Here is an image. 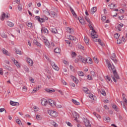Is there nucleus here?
I'll return each instance as SVG.
<instances>
[{
	"instance_id": "4468645a",
	"label": "nucleus",
	"mask_w": 127,
	"mask_h": 127,
	"mask_svg": "<svg viewBox=\"0 0 127 127\" xmlns=\"http://www.w3.org/2000/svg\"><path fill=\"white\" fill-rule=\"evenodd\" d=\"M97 7H93L91 9L90 13L91 14H94L96 11H97Z\"/></svg>"
},
{
	"instance_id": "4d7b16f0",
	"label": "nucleus",
	"mask_w": 127,
	"mask_h": 127,
	"mask_svg": "<svg viewBox=\"0 0 127 127\" xmlns=\"http://www.w3.org/2000/svg\"><path fill=\"white\" fill-rule=\"evenodd\" d=\"M99 44L101 46H105V43H104V42H103V41H101V40H100V41L99 42Z\"/></svg>"
},
{
	"instance_id": "72a5a7b5",
	"label": "nucleus",
	"mask_w": 127,
	"mask_h": 127,
	"mask_svg": "<svg viewBox=\"0 0 127 127\" xmlns=\"http://www.w3.org/2000/svg\"><path fill=\"white\" fill-rule=\"evenodd\" d=\"M72 102L74 104V105H76V106H79L80 105V102L76 101L74 99H72Z\"/></svg>"
},
{
	"instance_id": "603ef678",
	"label": "nucleus",
	"mask_w": 127,
	"mask_h": 127,
	"mask_svg": "<svg viewBox=\"0 0 127 127\" xmlns=\"http://www.w3.org/2000/svg\"><path fill=\"white\" fill-rule=\"evenodd\" d=\"M56 107L57 108H62V105H61V104L58 103V104H56Z\"/></svg>"
},
{
	"instance_id": "aec40b11",
	"label": "nucleus",
	"mask_w": 127,
	"mask_h": 127,
	"mask_svg": "<svg viewBox=\"0 0 127 127\" xmlns=\"http://www.w3.org/2000/svg\"><path fill=\"white\" fill-rule=\"evenodd\" d=\"M89 28L90 30H92L91 33H93V34L96 33V31H95V30L94 29V28H93V26H92V23L91 24H89Z\"/></svg>"
},
{
	"instance_id": "f8f14e48",
	"label": "nucleus",
	"mask_w": 127,
	"mask_h": 127,
	"mask_svg": "<svg viewBox=\"0 0 127 127\" xmlns=\"http://www.w3.org/2000/svg\"><path fill=\"white\" fill-rule=\"evenodd\" d=\"M44 42L45 43V45H46V46H47L48 48H51L50 43H49V41H48V40L44 38Z\"/></svg>"
},
{
	"instance_id": "9b49d317",
	"label": "nucleus",
	"mask_w": 127,
	"mask_h": 127,
	"mask_svg": "<svg viewBox=\"0 0 127 127\" xmlns=\"http://www.w3.org/2000/svg\"><path fill=\"white\" fill-rule=\"evenodd\" d=\"M2 52L3 54H4V55H6V56H9L10 55V53H9L8 51H6V50H5L4 48L2 49Z\"/></svg>"
},
{
	"instance_id": "e2e57ef3",
	"label": "nucleus",
	"mask_w": 127,
	"mask_h": 127,
	"mask_svg": "<svg viewBox=\"0 0 127 127\" xmlns=\"http://www.w3.org/2000/svg\"><path fill=\"white\" fill-rule=\"evenodd\" d=\"M114 37H115V38H116V39H118V38H119L120 37V35H119V34H118V33H117L116 34H115L114 35Z\"/></svg>"
},
{
	"instance_id": "cd10ccee",
	"label": "nucleus",
	"mask_w": 127,
	"mask_h": 127,
	"mask_svg": "<svg viewBox=\"0 0 127 127\" xmlns=\"http://www.w3.org/2000/svg\"><path fill=\"white\" fill-rule=\"evenodd\" d=\"M78 20L79 21V22L80 23H81V24H85L86 23H85V20H84V19L81 18V17H79L78 18Z\"/></svg>"
},
{
	"instance_id": "423d86ee",
	"label": "nucleus",
	"mask_w": 127,
	"mask_h": 127,
	"mask_svg": "<svg viewBox=\"0 0 127 127\" xmlns=\"http://www.w3.org/2000/svg\"><path fill=\"white\" fill-rule=\"evenodd\" d=\"M51 64L52 66L53 69L55 70L56 71H59V67L57 66V64H55L54 62H51Z\"/></svg>"
},
{
	"instance_id": "6e6d98bb",
	"label": "nucleus",
	"mask_w": 127,
	"mask_h": 127,
	"mask_svg": "<svg viewBox=\"0 0 127 127\" xmlns=\"http://www.w3.org/2000/svg\"><path fill=\"white\" fill-rule=\"evenodd\" d=\"M101 93L102 94V95H103V96H106V91H105V90H101Z\"/></svg>"
},
{
	"instance_id": "9d476101",
	"label": "nucleus",
	"mask_w": 127,
	"mask_h": 127,
	"mask_svg": "<svg viewBox=\"0 0 127 127\" xmlns=\"http://www.w3.org/2000/svg\"><path fill=\"white\" fill-rule=\"evenodd\" d=\"M79 60L81 63H84V64H86L87 59L83 57H79Z\"/></svg>"
},
{
	"instance_id": "a211bd4d",
	"label": "nucleus",
	"mask_w": 127,
	"mask_h": 127,
	"mask_svg": "<svg viewBox=\"0 0 127 127\" xmlns=\"http://www.w3.org/2000/svg\"><path fill=\"white\" fill-rule=\"evenodd\" d=\"M123 26H124V24L121 23V24H118V26L116 27L119 31H122V28L123 27Z\"/></svg>"
},
{
	"instance_id": "2f4dec72",
	"label": "nucleus",
	"mask_w": 127,
	"mask_h": 127,
	"mask_svg": "<svg viewBox=\"0 0 127 127\" xmlns=\"http://www.w3.org/2000/svg\"><path fill=\"white\" fill-rule=\"evenodd\" d=\"M41 32L42 33H48V30L46 28H43L41 29Z\"/></svg>"
},
{
	"instance_id": "052dcab7",
	"label": "nucleus",
	"mask_w": 127,
	"mask_h": 127,
	"mask_svg": "<svg viewBox=\"0 0 127 127\" xmlns=\"http://www.w3.org/2000/svg\"><path fill=\"white\" fill-rule=\"evenodd\" d=\"M24 70L27 72V73H29V68H28L27 66L24 67Z\"/></svg>"
},
{
	"instance_id": "0e129e2a",
	"label": "nucleus",
	"mask_w": 127,
	"mask_h": 127,
	"mask_svg": "<svg viewBox=\"0 0 127 127\" xmlns=\"http://www.w3.org/2000/svg\"><path fill=\"white\" fill-rule=\"evenodd\" d=\"M70 11L72 13L73 15H76V13H75V11H74V10H73L72 8H70Z\"/></svg>"
},
{
	"instance_id": "5701e85b",
	"label": "nucleus",
	"mask_w": 127,
	"mask_h": 127,
	"mask_svg": "<svg viewBox=\"0 0 127 127\" xmlns=\"http://www.w3.org/2000/svg\"><path fill=\"white\" fill-rule=\"evenodd\" d=\"M84 42H85L86 45H89L90 44V41L89 39L87 37H84Z\"/></svg>"
},
{
	"instance_id": "13d9d810",
	"label": "nucleus",
	"mask_w": 127,
	"mask_h": 127,
	"mask_svg": "<svg viewBox=\"0 0 127 127\" xmlns=\"http://www.w3.org/2000/svg\"><path fill=\"white\" fill-rule=\"evenodd\" d=\"M22 91H23V92H27V87H26V86H23L22 87Z\"/></svg>"
},
{
	"instance_id": "09e8293b",
	"label": "nucleus",
	"mask_w": 127,
	"mask_h": 127,
	"mask_svg": "<svg viewBox=\"0 0 127 127\" xmlns=\"http://www.w3.org/2000/svg\"><path fill=\"white\" fill-rule=\"evenodd\" d=\"M50 14L52 15V17H54L55 15H56V13H55L54 11H51Z\"/></svg>"
},
{
	"instance_id": "69168bd1",
	"label": "nucleus",
	"mask_w": 127,
	"mask_h": 127,
	"mask_svg": "<svg viewBox=\"0 0 127 127\" xmlns=\"http://www.w3.org/2000/svg\"><path fill=\"white\" fill-rule=\"evenodd\" d=\"M117 43L118 44H121V43H123V41L120 39L117 40Z\"/></svg>"
},
{
	"instance_id": "58836bf2",
	"label": "nucleus",
	"mask_w": 127,
	"mask_h": 127,
	"mask_svg": "<svg viewBox=\"0 0 127 127\" xmlns=\"http://www.w3.org/2000/svg\"><path fill=\"white\" fill-rule=\"evenodd\" d=\"M55 53H60L61 52V50L59 48H57L55 49Z\"/></svg>"
},
{
	"instance_id": "f257e3e1",
	"label": "nucleus",
	"mask_w": 127,
	"mask_h": 127,
	"mask_svg": "<svg viewBox=\"0 0 127 127\" xmlns=\"http://www.w3.org/2000/svg\"><path fill=\"white\" fill-rule=\"evenodd\" d=\"M48 113L52 118H57L58 116V113L57 112L51 110H48Z\"/></svg>"
},
{
	"instance_id": "f704fd0d",
	"label": "nucleus",
	"mask_w": 127,
	"mask_h": 127,
	"mask_svg": "<svg viewBox=\"0 0 127 127\" xmlns=\"http://www.w3.org/2000/svg\"><path fill=\"white\" fill-rule=\"evenodd\" d=\"M51 31L53 33H55V34L57 33V29H56V28H51Z\"/></svg>"
},
{
	"instance_id": "bb28decb",
	"label": "nucleus",
	"mask_w": 127,
	"mask_h": 127,
	"mask_svg": "<svg viewBox=\"0 0 127 127\" xmlns=\"http://www.w3.org/2000/svg\"><path fill=\"white\" fill-rule=\"evenodd\" d=\"M36 119L37 121H41L43 119L42 116L41 115L38 114L36 115Z\"/></svg>"
},
{
	"instance_id": "c85d7f7f",
	"label": "nucleus",
	"mask_w": 127,
	"mask_h": 127,
	"mask_svg": "<svg viewBox=\"0 0 127 127\" xmlns=\"http://www.w3.org/2000/svg\"><path fill=\"white\" fill-rule=\"evenodd\" d=\"M68 39H69L70 40H73L74 41H76V37L73 36L69 35L68 37Z\"/></svg>"
},
{
	"instance_id": "8fccbe9b",
	"label": "nucleus",
	"mask_w": 127,
	"mask_h": 127,
	"mask_svg": "<svg viewBox=\"0 0 127 127\" xmlns=\"http://www.w3.org/2000/svg\"><path fill=\"white\" fill-rule=\"evenodd\" d=\"M26 24L28 27H32V23L31 22H27Z\"/></svg>"
},
{
	"instance_id": "3c124183",
	"label": "nucleus",
	"mask_w": 127,
	"mask_h": 127,
	"mask_svg": "<svg viewBox=\"0 0 127 127\" xmlns=\"http://www.w3.org/2000/svg\"><path fill=\"white\" fill-rule=\"evenodd\" d=\"M78 74L79 76H84V72H83L82 71H78Z\"/></svg>"
},
{
	"instance_id": "4be33fe9",
	"label": "nucleus",
	"mask_w": 127,
	"mask_h": 127,
	"mask_svg": "<svg viewBox=\"0 0 127 127\" xmlns=\"http://www.w3.org/2000/svg\"><path fill=\"white\" fill-rule=\"evenodd\" d=\"M112 108L114 109V110H115V111H116V112H120V109H119V107H118L117 105H113L112 106Z\"/></svg>"
},
{
	"instance_id": "dca6fc26",
	"label": "nucleus",
	"mask_w": 127,
	"mask_h": 127,
	"mask_svg": "<svg viewBox=\"0 0 127 127\" xmlns=\"http://www.w3.org/2000/svg\"><path fill=\"white\" fill-rule=\"evenodd\" d=\"M10 104L11 105V106H19V103L13 102L12 101H10Z\"/></svg>"
},
{
	"instance_id": "20e7f679",
	"label": "nucleus",
	"mask_w": 127,
	"mask_h": 127,
	"mask_svg": "<svg viewBox=\"0 0 127 127\" xmlns=\"http://www.w3.org/2000/svg\"><path fill=\"white\" fill-rule=\"evenodd\" d=\"M10 16V15L9 14H7V15L5 14V13L2 12L1 15L0 17V19L2 21H3L4 20V18H6L8 19Z\"/></svg>"
},
{
	"instance_id": "79ce46f5",
	"label": "nucleus",
	"mask_w": 127,
	"mask_h": 127,
	"mask_svg": "<svg viewBox=\"0 0 127 127\" xmlns=\"http://www.w3.org/2000/svg\"><path fill=\"white\" fill-rule=\"evenodd\" d=\"M111 58L113 61H115V59H116V54L115 53H113Z\"/></svg>"
},
{
	"instance_id": "4c0bfd02",
	"label": "nucleus",
	"mask_w": 127,
	"mask_h": 127,
	"mask_svg": "<svg viewBox=\"0 0 127 127\" xmlns=\"http://www.w3.org/2000/svg\"><path fill=\"white\" fill-rule=\"evenodd\" d=\"M85 19L86 20V21L89 23V24H92V22H91V20H90V18L88 17L87 16L85 17Z\"/></svg>"
},
{
	"instance_id": "e433bc0d",
	"label": "nucleus",
	"mask_w": 127,
	"mask_h": 127,
	"mask_svg": "<svg viewBox=\"0 0 127 127\" xmlns=\"http://www.w3.org/2000/svg\"><path fill=\"white\" fill-rule=\"evenodd\" d=\"M72 115H73V117L75 118V120H76V119H77V118H79V115L76 112L73 113Z\"/></svg>"
},
{
	"instance_id": "a19ab883",
	"label": "nucleus",
	"mask_w": 127,
	"mask_h": 127,
	"mask_svg": "<svg viewBox=\"0 0 127 127\" xmlns=\"http://www.w3.org/2000/svg\"><path fill=\"white\" fill-rule=\"evenodd\" d=\"M7 25H8V26H10V27H12L13 26V25H14L13 23L10 21H7Z\"/></svg>"
},
{
	"instance_id": "5fc2aeb1",
	"label": "nucleus",
	"mask_w": 127,
	"mask_h": 127,
	"mask_svg": "<svg viewBox=\"0 0 127 127\" xmlns=\"http://www.w3.org/2000/svg\"><path fill=\"white\" fill-rule=\"evenodd\" d=\"M18 9L19 11H21V10H22V6H21V5H18Z\"/></svg>"
},
{
	"instance_id": "39448f33",
	"label": "nucleus",
	"mask_w": 127,
	"mask_h": 127,
	"mask_svg": "<svg viewBox=\"0 0 127 127\" xmlns=\"http://www.w3.org/2000/svg\"><path fill=\"white\" fill-rule=\"evenodd\" d=\"M113 74L114 75V77L112 76V79L115 83H117V79H120V77H119V75H118V74L116 71H113Z\"/></svg>"
},
{
	"instance_id": "bf43d9fd",
	"label": "nucleus",
	"mask_w": 127,
	"mask_h": 127,
	"mask_svg": "<svg viewBox=\"0 0 127 127\" xmlns=\"http://www.w3.org/2000/svg\"><path fill=\"white\" fill-rule=\"evenodd\" d=\"M66 125L68 126V127H73V125H72V124H71V123L69 122H66Z\"/></svg>"
},
{
	"instance_id": "37998d69",
	"label": "nucleus",
	"mask_w": 127,
	"mask_h": 127,
	"mask_svg": "<svg viewBox=\"0 0 127 127\" xmlns=\"http://www.w3.org/2000/svg\"><path fill=\"white\" fill-rule=\"evenodd\" d=\"M38 91V89L37 87H34L32 91V94H34V93H36Z\"/></svg>"
},
{
	"instance_id": "c756f323",
	"label": "nucleus",
	"mask_w": 127,
	"mask_h": 127,
	"mask_svg": "<svg viewBox=\"0 0 127 127\" xmlns=\"http://www.w3.org/2000/svg\"><path fill=\"white\" fill-rule=\"evenodd\" d=\"M108 6L110 7L111 9H115V7H116V4L114 3H111L108 5Z\"/></svg>"
},
{
	"instance_id": "ea45409f",
	"label": "nucleus",
	"mask_w": 127,
	"mask_h": 127,
	"mask_svg": "<svg viewBox=\"0 0 127 127\" xmlns=\"http://www.w3.org/2000/svg\"><path fill=\"white\" fill-rule=\"evenodd\" d=\"M94 116L97 118V119H101V116L99 115V114H97L96 112L93 113Z\"/></svg>"
},
{
	"instance_id": "0eeeda50",
	"label": "nucleus",
	"mask_w": 127,
	"mask_h": 127,
	"mask_svg": "<svg viewBox=\"0 0 127 127\" xmlns=\"http://www.w3.org/2000/svg\"><path fill=\"white\" fill-rule=\"evenodd\" d=\"M41 103L42 106L45 107L47 106V104H48V101H47L45 98H43L41 100Z\"/></svg>"
},
{
	"instance_id": "f3484780",
	"label": "nucleus",
	"mask_w": 127,
	"mask_h": 127,
	"mask_svg": "<svg viewBox=\"0 0 127 127\" xmlns=\"http://www.w3.org/2000/svg\"><path fill=\"white\" fill-rule=\"evenodd\" d=\"M33 43L35 45H36L38 47H41V44H40L38 41L34 40L33 41Z\"/></svg>"
},
{
	"instance_id": "774afa93",
	"label": "nucleus",
	"mask_w": 127,
	"mask_h": 127,
	"mask_svg": "<svg viewBox=\"0 0 127 127\" xmlns=\"http://www.w3.org/2000/svg\"><path fill=\"white\" fill-rule=\"evenodd\" d=\"M45 58H46V59H47V60L48 61L50 62V58H49V57L47 56H45Z\"/></svg>"
},
{
	"instance_id": "a878e982",
	"label": "nucleus",
	"mask_w": 127,
	"mask_h": 127,
	"mask_svg": "<svg viewBox=\"0 0 127 127\" xmlns=\"http://www.w3.org/2000/svg\"><path fill=\"white\" fill-rule=\"evenodd\" d=\"M89 97L90 98H91V100H93V101H96V97L92 94H90Z\"/></svg>"
},
{
	"instance_id": "412c9836",
	"label": "nucleus",
	"mask_w": 127,
	"mask_h": 127,
	"mask_svg": "<svg viewBox=\"0 0 127 127\" xmlns=\"http://www.w3.org/2000/svg\"><path fill=\"white\" fill-rule=\"evenodd\" d=\"M46 92H47V93H54V92H55V90L52 89H50L49 88H46L45 89Z\"/></svg>"
},
{
	"instance_id": "49530a36",
	"label": "nucleus",
	"mask_w": 127,
	"mask_h": 127,
	"mask_svg": "<svg viewBox=\"0 0 127 127\" xmlns=\"http://www.w3.org/2000/svg\"><path fill=\"white\" fill-rule=\"evenodd\" d=\"M71 55L72 57V58H74L75 57H76V56H77V55L76 54V53L72 52L71 54Z\"/></svg>"
},
{
	"instance_id": "1a4fd4ad",
	"label": "nucleus",
	"mask_w": 127,
	"mask_h": 127,
	"mask_svg": "<svg viewBox=\"0 0 127 127\" xmlns=\"http://www.w3.org/2000/svg\"><path fill=\"white\" fill-rule=\"evenodd\" d=\"M83 122L84 123V125H85V127H91V124H90L89 120H88L87 119H84Z\"/></svg>"
},
{
	"instance_id": "864d4df0",
	"label": "nucleus",
	"mask_w": 127,
	"mask_h": 127,
	"mask_svg": "<svg viewBox=\"0 0 127 127\" xmlns=\"http://www.w3.org/2000/svg\"><path fill=\"white\" fill-rule=\"evenodd\" d=\"M52 126H53V127H58V125L57 124H56V123H55L54 122H53L52 123Z\"/></svg>"
},
{
	"instance_id": "ddd939ff",
	"label": "nucleus",
	"mask_w": 127,
	"mask_h": 127,
	"mask_svg": "<svg viewBox=\"0 0 127 127\" xmlns=\"http://www.w3.org/2000/svg\"><path fill=\"white\" fill-rule=\"evenodd\" d=\"M27 62L28 64L30 65V66H33V61H32V60H31V59L30 58L27 59Z\"/></svg>"
},
{
	"instance_id": "f03ea898",
	"label": "nucleus",
	"mask_w": 127,
	"mask_h": 127,
	"mask_svg": "<svg viewBox=\"0 0 127 127\" xmlns=\"http://www.w3.org/2000/svg\"><path fill=\"white\" fill-rule=\"evenodd\" d=\"M91 37L93 39V41L94 42H100V39H98V35H97V33H95L94 34V33H91Z\"/></svg>"
},
{
	"instance_id": "680f3d73",
	"label": "nucleus",
	"mask_w": 127,
	"mask_h": 127,
	"mask_svg": "<svg viewBox=\"0 0 127 127\" xmlns=\"http://www.w3.org/2000/svg\"><path fill=\"white\" fill-rule=\"evenodd\" d=\"M16 123H17L18 125H20V124H21V121H20V120L18 119H16Z\"/></svg>"
},
{
	"instance_id": "a18cd8bd",
	"label": "nucleus",
	"mask_w": 127,
	"mask_h": 127,
	"mask_svg": "<svg viewBox=\"0 0 127 127\" xmlns=\"http://www.w3.org/2000/svg\"><path fill=\"white\" fill-rule=\"evenodd\" d=\"M93 60H94V62H95V63H96V64H98V63H99V60H98V59H97V58H96V57H94L93 58Z\"/></svg>"
},
{
	"instance_id": "6ab92c4d",
	"label": "nucleus",
	"mask_w": 127,
	"mask_h": 127,
	"mask_svg": "<svg viewBox=\"0 0 127 127\" xmlns=\"http://www.w3.org/2000/svg\"><path fill=\"white\" fill-rule=\"evenodd\" d=\"M15 52L16 54H18L19 55H22L23 53L19 49H15Z\"/></svg>"
},
{
	"instance_id": "473e14b6",
	"label": "nucleus",
	"mask_w": 127,
	"mask_h": 127,
	"mask_svg": "<svg viewBox=\"0 0 127 127\" xmlns=\"http://www.w3.org/2000/svg\"><path fill=\"white\" fill-rule=\"evenodd\" d=\"M14 64L18 68H20V64L17 61H14Z\"/></svg>"
},
{
	"instance_id": "393cba45",
	"label": "nucleus",
	"mask_w": 127,
	"mask_h": 127,
	"mask_svg": "<svg viewBox=\"0 0 127 127\" xmlns=\"http://www.w3.org/2000/svg\"><path fill=\"white\" fill-rule=\"evenodd\" d=\"M83 91L85 93V94H89V93H90V90H89L87 87H83Z\"/></svg>"
},
{
	"instance_id": "c03bdc74",
	"label": "nucleus",
	"mask_w": 127,
	"mask_h": 127,
	"mask_svg": "<svg viewBox=\"0 0 127 127\" xmlns=\"http://www.w3.org/2000/svg\"><path fill=\"white\" fill-rule=\"evenodd\" d=\"M78 48L79 49H81L82 50H84V48L81 44H78L77 46Z\"/></svg>"
},
{
	"instance_id": "7c9ffc66",
	"label": "nucleus",
	"mask_w": 127,
	"mask_h": 127,
	"mask_svg": "<svg viewBox=\"0 0 127 127\" xmlns=\"http://www.w3.org/2000/svg\"><path fill=\"white\" fill-rule=\"evenodd\" d=\"M71 79H72L73 81L75 82V83H76V84H78V83H79V80H78V79H77V78H76L75 76L71 75Z\"/></svg>"
},
{
	"instance_id": "c9c22d12",
	"label": "nucleus",
	"mask_w": 127,
	"mask_h": 127,
	"mask_svg": "<svg viewBox=\"0 0 127 127\" xmlns=\"http://www.w3.org/2000/svg\"><path fill=\"white\" fill-rule=\"evenodd\" d=\"M43 12L45 13V14H46V15H50L51 14L50 12H49V10H48L47 9L45 10H44Z\"/></svg>"
},
{
	"instance_id": "b1692460",
	"label": "nucleus",
	"mask_w": 127,
	"mask_h": 127,
	"mask_svg": "<svg viewBox=\"0 0 127 127\" xmlns=\"http://www.w3.org/2000/svg\"><path fill=\"white\" fill-rule=\"evenodd\" d=\"M66 31L67 32H68V33H73V32H74L73 29L70 27H67L66 28Z\"/></svg>"
},
{
	"instance_id": "de8ad7c7",
	"label": "nucleus",
	"mask_w": 127,
	"mask_h": 127,
	"mask_svg": "<svg viewBox=\"0 0 127 127\" xmlns=\"http://www.w3.org/2000/svg\"><path fill=\"white\" fill-rule=\"evenodd\" d=\"M39 108H38V107H34V112H39Z\"/></svg>"
},
{
	"instance_id": "6e6552de",
	"label": "nucleus",
	"mask_w": 127,
	"mask_h": 127,
	"mask_svg": "<svg viewBox=\"0 0 127 127\" xmlns=\"http://www.w3.org/2000/svg\"><path fill=\"white\" fill-rule=\"evenodd\" d=\"M48 104L50 105L51 107H53V108H55V107L56 106V102L51 99L48 100Z\"/></svg>"
},
{
	"instance_id": "338daca9",
	"label": "nucleus",
	"mask_w": 127,
	"mask_h": 127,
	"mask_svg": "<svg viewBox=\"0 0 127 127\" xmlns=\"http://www.w3.org/2000/svg\"><path fill=\"white\" fill-rule=\"evenodd\" d=\"M29 80H30V82H31V83H34L35 82L34 79L33 78H32V77H30L29 78Z\"/></svg>"
},
{
	"instance_id": "7ed1b4c3",
	"label": "nucleus",
	"mask_w": 127,
	"mask_h": 127,
	"mask_svg": "<svg viewBox=\"0 0 127 127\" xmlns=\"http://www.w3.org/2000/svg\"><path fill=\"white\" fill-rule=\"evenodd\" d=\"M106 62L109 70L113 71L114 69H115V66L114 65H112V64H111V62L110 61H109V60H106Z\"/></svg>"
},
{
	"instance_id": "2eb2a0df",
	"label": "nucleus",
	"mask_w": 127,
	"mask_h": 127,
	"mask_svg": "<svg viewBox=\"0 0 127 127\" xmlns=\"http://www.w3.org/2000/svg\"><path fill=\"white\" fill-rule=\"evenodd\" d=\"M88 63V64H93V60L91 59V58L88 57L86 58V64Z\"/></svg>"
}]
</instances>
